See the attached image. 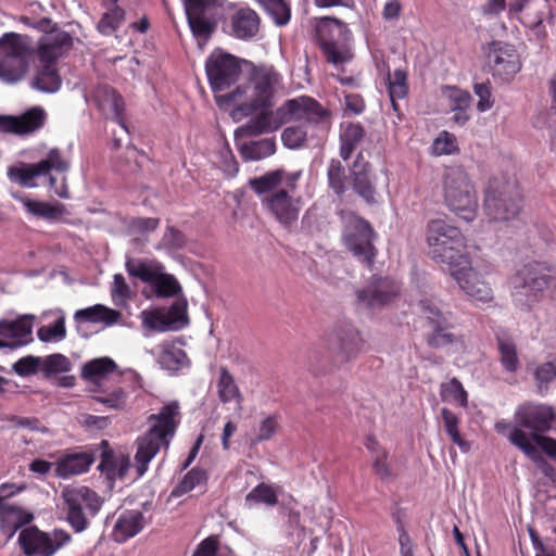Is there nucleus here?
<instances>
[{"label":"nucleus","mask_w":556,"mask_h":556,"mask_svg":"<svg viewBox=\"0 0 556 556\" xmlns=\"http://www.w3.org/2000/svg\"><path fill=\"white\" fill-rule=\"evenodd\" d=\"M280 89V74L273 67L260 66L252 71L247 83L228 94H216L215 98L219 105L231 108L235 121H241L258 110L270 108Z\"/></svg>","instance_id":"nucleus-1"},{"label":"nucleus","mask_w":556,"mask_h":556,"mask_svg":"<svg viewBox=\"0 0 556 556\" xmlns=\"http://www.w3.org/2000/svg\"><path fill=\"white\" fill-rule=\"evenodd\" d=\"M178 403L170 402L148 418L149 429L136 440L134 466L138 477L148 471L150 462L163 447H168L178 425Z\"/></svg>","instance_id":"nucleus-2"},{"label":"nucleus","mask_w":556,"mask_h":556,"mask_svg":"<svg viewBox=\"0 0 556 556\" xmlns=\"http://www.w3.org/2000/svg\"><path fill=\"white\" fill-rule=\"evenodd\" d=\"M426 242L429 256L447 266L448 271L467 263L466 238L459 228L446 218L437 217L427 223Z\"/></svg>","instance_id":"nucleus-3"},{"label":"nucleus","mask_w":556,"mask_h":556,"mask_svg":"<svg viewBox=\"0 0 556 556\" xmlns=\"http://www.w3.org/2000/svg\"><path fill=\"white\" fill-rule=\"evenodd\" d=\"M522 207V194L516 179L506 174L492 175L484 188L483 211L493 222L516 217Z\"/></svg>","instance_id":"nucleus-4"},{"label":"nucleus","mask_w":556,"mask_h":556,"mask_svg":"<svg viewBox=\"0 0 556 556\" xmlns=\"http://www.w3.org/2000/svg\"><path fill=\"white\" fill-rule=\"evenodd\" d=\"M445 206L458 218L472 222L478 214V192L469 174L459 166L448 167L442 179Z\"/></svg>","instance_id":"nucleus-5"},{"label":"nucleus","mask_w":556,"mask_h":556,"mask_svg":"<svg viewBox=\"0 0 556 556\" xmlns=\"http://www.w3.org/2000/svg\"><path fill=\"white\" fill-rule=\"evenodd\" d=\"M316 35L328 62L340 65L349 62L353 54L348 41L351 31L348 25L334 17H320L316 21Z\"/></svg>","instance_id":"nucleus-6"},{"label":"nucleus","mask_w":556,"mask_h":556,"mask_svg":"<svg viewBox=\"0 0 556 556\" xmlns=\"http://www.w3.org/2000/svg\"><path fill=\"white\" fill-rule=\"evenodd\" d=\"M539 263H529L509 279L511 298L519 307H530L548 287L551 277Z\"/></svg>","instance_id":"nucleus-7"},{"label":"nucleus","mask_w":556,"mask_h":556,"mask_svg":"<svg viewBox=\"0 0 556 556\" xmlns=\"http://www.w3.org/2000/svg\"><path fill=\"white\" fill-rule=\"evenodd\" d=\"M342 240L346 249L361 262L370 265L376 257L375 231L368 222L353 212L342 213Z\"/></svg>","instance_id":"nucleus-8"},{"label":"nucleus","mask_w":556,"mask_h":556,"mask_svg":"<svg viewBox=\"0 0 556 556\" xmlns=\"http://www.w3.org/2000/svg\"><path fill=\"white\" fill-rule=\"evenodd\" d=\"M330 361L334 365L346 364L355 359L363 351L365 341L361 331L351 323L337 324L325 339Z\"/></svg>","instance_id":"nucleus-9"},{"label":"nucleus","mask_w":556,"mask_h":556,"mask_svg":"<svg viewBox=\"0 0 556 556\" xmlns=\"http://www.w3.org/2000/svg\"><path fill=\"white\" fill-rule=\"evenodd\" d=\"M31 55L23 38L7 34L0 39V78L15 83L26 74Z\"/></svg>","instance_id":"nucleus-10"},{"label":"nucleus","mask_w":556,"mask_h":556,"mask_svg":"<svg viewBox=\"0 0 556 556\" xmlns=\"http://www.w3.org/2000/svg\"><path fill=\"white\" fill-rule=\"evenodd\" d=\"M68 162L62 156L59 149H51L47 157L38 163H18L8 168V177L12 182L26 188L37 187L36 178L46 176L51 170L64 173L68 169Z\"/></svg>","instance_id":"nucleus-11"},{"label":"nucleus","mask_w":556,"mask_h":556,"mask_svg":"<svg viewBox=\"0 0 556 556\" xmlns=\"http://www.w3.org/2000/svg\"><path fill=\"white\" fill-rule=\"evenodd\" d=\"M62 496L67 505V521L76 532L84 531L88 526L85 511L97 514L101 507L100 497L87 486H67Z\"/></svg>","instance_id":"nucleus-12"},{"label":"nucleus","mask_w":556,"mask_h":556,"mask_svg":"<svg viewBox=\"0 0 556 556\" xmlns=\"http://www.w3.org/2000/svg\"><path fill=\"white\" fill-rule=\"evenodd\" d=\"M205 72L215 93L228 89L242 74L241 62L222 50L213 51L205 62Z\"/></svg>","instance_id":"nucleus-13"},{"label":"nucleus","mask_w":556,"mask_h":556,"mask_svg":"<svg viewBox=\"0 0 556 556\" xmlns=\"http://www.w3.org/2000/svg\"><path fill=\"white\" fill-rule=\"evenodd\" d=\"M70 541L71 535L60 529L48 533L31 527L18 535L21 547L27 556H53Z\"/></svg>","instance_id":"nucleus-14"},{"label":"nucleus","mask_w":556,"mask_h":556,"mask_svg":"<svg viewBox=\"0 0 556 556\" xmlns=\"http://www.w3.org/2000/svg\"><path fill=\"white\" fill-rule=\"evenodd\" d=\"M262 205L283 227H291L299 218L303 206L301 197L287 189H270L262 192Z\"/></svg>","instance_id":"nucleus-15"},{"label":"nucleus","mask_w":556,"mask_h":556,"mask_svg":"<svg viewBox=\"0 0 556 556\" xmlns=\"http://www.w3.org/2000/svg\"><path fill=\"white\" fill-rule=\"evenodd\" d=\"M462 291L476 304L493 301V290L482 274L472 267L470 257L467 263L448 271Z\"/></svg>","instance_id":"nucleus-16"},{"label":"nucleus","mask_w":556,"mask_h":556,"mask_svg":"<svg viewBox=\"0 0 556 556\" xmlns=\"http://www.w3.org/2000/svg\"><path fill=\"white\" fill-rule=\"evenodd\" d=\"M556 413L553 406L543 403L526 402L520 404L514 414L515 422L531 431L530 442L535 434H542L552 429Z\"/></svg>","instance_id":"nucleus-17"},{"label":"nucleus","mask_w":556,"mask_h":556,"mask_svg":"<svg viewBox=\"0 0 556 556\" xmlns=\"http://www.w3.org/2000/svg\"><path fill=\"white\" fill-rule=\"evenodd\" d=\"M218 4L219 0H184L188 24L195 38L207 40L212 35Z\"/></svg>","instance_id":"nucleus-18"},{"label":"nucleus","mask_w":556,"mask_h":556,"mask_svg":"<svg viewBox=\"0 0 556 556\" xmlns=\"http://www.w3.org/2000/svg\"><path fill=\"white\" fill-rule=\"evenodd\" d=\"M489 60L493 75L503 81H510L521 70L517 50L508 43L494 42L490 49Z\"/></svg>","instance_id":"nucleus-19"},{"label":"nucleus","mask_w":556,"mask_h":556,"mask_svg":"<svg viewBox=\"0 0 556 556\" xmlns=\"http://www.w3.org/2000/svg\"><path fill=\"white\" fill-rule=\"evenodd\" d=\"M47 113L40 106H33L21 115H0V131L14 135H30L43 127Z\"/></svg>","instance_id":"nucleus-20"},{"label":"nucleus","mask_w":556,"mask_h":556,"mask_svg":"<svg viewBox=\"0 0 556 556\" xmlns=\"http://www.w3.org/2000/svg\"><path fill=\"white\" fill-rule=\"evenodd\" d=\"M279 109L282 112L285 124L291 121H306L309 124L319 123L327 116V111L308 97L289 100Z\"/></svg>","instance_id":"nucleus-21"},{"label":"nucleus","mask_w":556,"mask_h":556,"mask_svg":"<svg viewBox=\"0 0 556 556\" xmlns=\"http://www.w3.org/2000/svg\"><path fill=\"white\" fill-rule=\"evenodd\" d=\"M400 293L397 282L388 278H379L374 280L365 289L357 291V300L359 304L377 308L390 303Z\"/></svg>","instance_id":"nucleus-22"},{"label":"nucleus","mask_w":556,"mask_h":556,"mask_svg":"<svg viewBox=\"0 0 556 556\" xmlns=\"http://www.w3.org/2000/svg\"><path fill=\"white\" fill-rule=\"evenodd\" d=\"M117 370L118 366L111 357H97L81 366L80 377L88 383L91 392H98Z\"/></svg>","instance_id":"nucleus-23"},{"label":"nucleus","mask_w":556,"mask_h":556,"mask_svg":"<svg viewBox=\"0 0 556 556\" xmlns=\"http://www.w3.org/2000/svg\"><path fill=\"white\" fill-rule=\"evenodd\" d=\"M261 18L249 7L236 9L229 17V34L240 40H251L260 31Z\"/></svg>","instance_id":"nucleus-24"},{"label":"nucleus","mask_w":556,"mask_h":556,"mask_svg":"<svg viewBox=\"0 0 556 556\" xmlns=\"http://www.w3.org/2000/svg\"><path fill=\"white\" fill-rule=\"evenodd\" d=\"M282 125H285V119L279 108L276 111H267V109H265L253 116L247 124L238 128L236 135L256 137L263 134L274 132Z\"/></svg>","instance_id":"nucleus-25"},{"label":"nucleus","mask_w":556,"mask_h":556,"mask_svg":"<svg viewBox=\"0 0 556 556\" xmlns=\"http://www.w3.org/2000/svg\"><path fill=\"white\" fill-rule=\"evenodd\" d=\"M149 353L163 369L169 371H178L189 365L186 352L176 341H163L151 349Z\"/></svg>","instance_id":"nucleus-26"},{"label":"nucleus","mask_w":556,"mask_h":556,"mask_svg":"<svg viewBox=\"0 0 556 556\" xmlns=\"http://www.w3.org/2000/svg\"><path fill=\"white\" fill-rule=\"evenodd\" d=\"M73 46V39L65 31L45 35L38 46V56L42 64H51L66 53Z\"/></svg>","instance_id":"nucleus-27"},{"label":"nucleus","mask_w":556,"mask_h":556,"mask_svg":"<svg viewBox=\"0 0 556 556\" xmlns=\"http://www.w3.org/2000/svg\"><path fill=\"white\" fill-rule=\"evenodd\" d=\"M33 316L23 315L16 319L0 320V337L12 340L11 348H18L33 340Z\"/></svg>","instance_id":"nucleus-28"},{"label":"nucleus","mask_w":556,"mask_h":556,"mask_svg":"<svg viewBox=\"0 0 556 556\" xmlns=\"http://www.w3.org/2000/svg\"><path fill=\"white\" fill-rule=\"evenodd\" d=\"M301 175L300 170L292 173L275 170L251 180L250 185L257 194L270 189H287L293 194Z\"/></svg>","instance_id":"nucleus-29"},{"label":"nucleus","mask_w":556,"mask_h":556,"mask_svg":"<svg viewBox=\"0 0 556 556\" xmlns=\"http://www.w3.org/2000/svg\"><path fill=\"white\" fill-rule=\"evenodd\" d=\"M146 519L139 510H126L119 514L112 531V538L117 543H124L137 535L146 526Z\"/></svg>","instance_id":"nucleus-30"},{"label":"nucleus","mask_w":556,"mask_h":556,"mask_svg":"<svg viewBox=\"0 0 556 556\" xmlns=\"http://www.w3.org/2000/svg\"><path fill=\"white\" fill-rule=\"evenodd\" d=\"M510 443L521 450L538 467V469L549 480L555 481V468L542 456L536 446L530 442V437L525 431H515Z\"/></svg>","instance_id":"nucleus-31"},{"label":"nucleus","mask_w":556,"mask_h":556,"mask_svg":"<svg viewBox=\"0 0 556 556\" xmlns=\"http://www.w3.org/2000/svg\"><path fill=\"white\" fill-rule=\"evenodd\" d=\"M94 99L103 114L126 130L122 119L124 103L115 90L109 86H99L94 91Z\"/></svg>","instance_id":"nucleus-32"},{"label":"nucleus","mask_w":556,"mask_h":556,"mask_svg":"<svg viewBox=\"0 0 556 556\" xmlns=\"http://www.w3.org/2000/svg\"><path fill=\"white\" fill-rule=\"evenodd\" d=\"M92 463L93 457L90 453H73L62 457L56 463L55 472L61 478L80 475L88 471Z\"/></svg>","instance_id":"nucleus-33"},{"label":"nucleus","mask_w":556,"mask_h":556,"mask_svg":"<svg viewBox=\"0 0 556 556\" xmlns=\"http://www.w3.org/2000/svg\"><path fill=\"white\" fill-rule=\"evenodd\" d=\"M125 267L130 276L150 283L151 286L165 268L163 264L156 260H137L130 257L127 258Z\"/></svg>","instance_id":"nucleus-34"},{"label":"nucleus","mask_w":556,"mask_h":556,"mask_svg":"<svg viewBox=\"0 0 556 556\" xmlns=\"http://www.w3.org/2000/svg\"><path fill=\"white\" fill-rule=\"evenodd\" d=\"M365 446L370 453L372 469L381 479H390L392 470L389 463V454L379 442L371 435H368L365 441Z\"/></svg>","instance_id":"nucleus-35"},{"label":"nucleus","mask_w":556,"mask_h":556,"mask_svg":"<svg viewBox=\"0 0 556 556\" xmlns=\"http://www.w3.org/2000/svg\"><path fill=\"white\" fill-rule=\"evenodd\" d=\"M217 393L223 403L235 402L238 409L242 408V394L236 384L232 375L224 367L219 370Z\"/></svg>","instance_id":"nucleus-36"},{"label":"nucleus","mask_w":556,"mask_h":556,"mask_svg":"<svg viewBox=\"0 0 556 556\" xmlns=\"http://www.w3.org/2000/svg\"><path fill=\"white\" fill-rule=\"evenodd\" d=\"M119 316L121 314L117 311L101 304H96L93 306L79 309L74 315L77 321L104 323L105 325L115 324Z\"/></svg>","instance_id":"nucleus-37"},{"label":"nucleus","mask_w":556,"mask_h":556,"mask_svg":"<svg viewBox=\"0 0 556 556\" xmlns=\"http://www.w3.org/2000/svg\"><path fill=\"white\" fill-rule=\"evenodd\" d=\"M365 136V130L359 124H346L340 134V155L349 160Z\"/></svg>","instance_id":"nucleus-38"},{"label":"nucleus","mask_w":556,"mask_h":556,"mask_svg":"<svg viewBox=\"0 0 556 556\" xmlns=\"http://www.w3.org/2000/svg\"><path fill=\"white\" fill-rule=\"evenodd\" d=\"M130 467V458L127 455L117 456L109 453L103 454L99 469L106 475L110 480L122 479Z\"/></svg>","instance_id":"nucleus-39"},{"label":"nucleus","mask_w":556,"mask_h":556,"mask_svg":"<svg viewBox=\"0 0 556 556\" xmlns=\"http://www.w3.org/2000/svg\"><path fill=\"white\" fill-rule=\"evenodd\" d=\"M105 11L98 23V29L103 35L113 34L124 20V11L117 5V0H103Z\"/></svg>","instance_id":"nucleus-40"},{"label":"nucleus","mask_w":556,"mask_h":556,"mask_svg":"<svg viewBox=\"0 0 556 556\" xmlns=\"http://www.w3.org/2000/svg\"><path fill=\"white\" fill-rule=\"evenodd\" d=\"M387 86L392 108L399 111L397 99H404L408 92L407 72L403 68L395 70L392 74L388 73Z\"/></svg>","instance_id":"nucleus-41"},{"label":"nucleus","mask_w":556,"mask_h":556,"mask_svg":"<svg viewBox=\"0 0 556 556\" xmlns=\"http://www.w3.org/2000/svg\"><path fill=\"white\" fill-rule=\"evenodd\" d=\"M54 316L53 323L43 325L37 330V337L42 342H60L66 337L65 316L62 311L49 312Z\"/></svg>","instance_id":"nucleus-42"},{"label":"nucleus","mask_w":556,"mask_h":556,"mask_svg":"<svg viewBox=\"0 0 556 556\" xmlns=\"http://www.w3.org/2000/svg\"><path fill=\"white\" fill-rule=\"evenodd\" d=\"M11 195L23 204V207L27 211V213L34 216L51 219L61 215L62 213L61 205L59 204L51 205L46 202L31 200L16 192H11Z\"/></svg>","instance_id":"nucleus-43"},{"label":"nucleus","mask_w":556,"mask_h":556,"mask_svg":"<svg viewBox=\"0 0 556 556\" xmlns=\"http://www.w3.org/2000/svg\"><path fill=\"white\" fill-rule=\"evenodd\" d=\"M31 86L39 91L53 93L60 89L61 78L53 65L43 64L42 68L33 79Z\"/></svg>","instance_id":"nucleus-44"},{"label":"nucleus","mask_w":556,"mask_h":556,"mask_svg":"<svg viewBox=\"0 0 556 556\" xmlns=\"http://www.w3.org/2000/svg\"><path fill=\"white\" fill-rule=\"evenodd\" d=\"M207 481V475L204 470L193 468L188 471L182 480L173 489L172 496H182L194 489H204Z\"/></svg>","instance_id":"nucleus-45"},{"label":"nucleus","mask_w":556,"mask_h":556,"mask_svg":"<svg viewBox=\"0 0 556 556\" xmlns=\"http://www.w3.org/2000/svg\"><path fill=\"white\" fill-rule=\"evenodd\" d=\"M279 488L260 483L251 490L245 496V505L252 507L258 504L275 506L278 503Z\"/></svg>","instance_id":"nucleus-46"},{"label":"nucleus","mask_w":556,"mask_h":556,"mask_svg":"<svg viewBox=\"0 0 556 556\" xmlns=\"http://www.w3.org/2000/svg\"><path fill=\"white\" fill-rule=\"evenodd\" d=\"M440 396L442 401L459 405L464 408L468 405V394L460 381L456 378L441 383Z\"/></svg>","instance_id":"nucleus-47"},{"label":"nucleus","mask_w":556,"mask_h":556,"mask_svg":"<svg viewBox=\"0 0 556 556\" xmlns=\"http://www.w3.org/2000/svg\"><path fill=\"white\" fill-rule=\"evenodd\" d=\"M240 151L243 159L247 161H260L276 152V143L274 139H263L249 144H243Z\"/></svg>","instance_id":"nucleus-48"},{"label":"nucleus","mask_w":556,"mask_h":556,"mask_svg":"<svg viewBox=\"0 0 556 556\" xmlns=\"http://www.w3.org/2000/svg\"><path fill=\"white\" fill-rule=\"evenodd\" d=\"M21 508L0 502V527L12 534L18 527L26 523Z\"/></svg>","instance_id":"nucleus-49"},{"label":"nucleus","mask_w":556,"mask_h":556,"mask_svg":"<svg viewBox=\"0 0 556 556\" xmlns=\"http://www.w3.org/2000/svg\"><path fill=\"white\" fill-rule=\"evenodd\" d=\"M440 96L453 111H466L471 100L467 91L455 86H442L440 88Z\"/></svg>","instance_id":"nucleus-50"},{"label":"nucleus","mask_w":556,"mask_h":556,"mask_svg":"<svg viewBox=\"0 0 556 556\" xmlns=\"http://www.w3.org/2000/svg\"><path fill=\"white\" fill-rule=\"evenodd\" d=\"M271 16L278 26L289 23L291 17L290 4L286 0H255Z\"/></svg>","instance_id":"nucleus-51"},{"label":"nucleus","mask_w":556,"mask_h":556,"mask_svg":"<svg viewBox=\"0 0 556 556\" xmlns=\"http://www.w3.org/2000/svg\"><path fill=\"white\" fill-rule=\"evenodd\" d=\"M99 395L94 400L110 409L123 410L127 407L128 393L121 387L112 391H98Z\"/></svg>","instance_id":"nucleus-52"},{"label":"nucleus","mask_w":556,"mask_h":556,"mask_svg":"<svg viewBox=\"0 0 556 556\" xmlns=\"http://www.w3.org/2000/svg\"><path fill=\"white\" fill-rule=\"evenodd\" d=\"M160 225L159 218L153 217H138L130 222L128 226V233L132 237L134 241L143 243L146 237L153 232Z\"/></svg>","instance_id":"nucleus-53"},{"label":"nucleus","mask_w":556,"mask_h":556,"mask_svg":"<svg viewBox=\"0 0 556 556\" xmlns=\"http://www.w3.org/2000/svg\"><path fill=\"white\" fill-rule=\"evenodd\" d=\"M142 327L148 331L164 332L172 330L170 324L165 319L164 309H144L140 313Z\"/></svg>","instance_id":"nucleus-54"},{"label":"nucleus","mask_w":556,"mask_h":556,"mask_svg":"<svg viewBox=\"0 0 556 556\" xmlns=\"http://www.w3.org/2000/svg\"><path fill=\"white\" fill-rule=\"evenodd\" d=\"M441 417L444 429L452 442L459 446L462 451H468V443L462 438L458 429L459 418L448 408L444 407L441 409Z\"/></svg>","instance_id":"nucleus-55"},{"label":"nucleus","mask_w":556,"mask_h":556,"mask_svg":"<svg viewBox=\"0 0 556 556\" xmlns=\"http://www.w3.org/2000/svg\"><path fill=\"white\" fill-rule=\"evenodd\" d=\"M165 319L172 330H179L188 324L187 301L178 299L168 309H164Z\"/></svg>","instance_id":"nucleus-56"},{"label":"nucleus","mask_w":556,"mask_h":556,"mask_svg":"<svg viewBox=\"0 0 556 556\" xmlns=\"http://www.w3.org/2000/svg\"><path fill=\"white\" fill-rule=\"evenodd\" d=\"M459 151L457 138L455 135L443 130L433 140L431 152L433 155H451Z\"/></svg>","instance_id":"nucleus-57"},{"label":"nucleus","mask_w":556,"mask_h":556,"mask_svg":"<svg viewBox=\"0 0 556 556\" xmlns=\"http://www.w3.org/2000/svg\"><path fill=\"white\" fill-rule=\"evenodd\" d=\"M72 368V363L63 354H51L41 358V370L47 375H56L67 372Z\"/></svg>","instance_id":"nucleus-58"},{"label":"nucleus","mask_w":556,"mask_h":556,"mask_svg":"<svg viewBox=\"0 0 556 556\" xmlns=\"http://www.w3.org/2000/svg\"><path fill=\"white\" fill-rule=\"evenodd\" d=\"M498 351L503 368L506 371L515 372L519 367V359L514 343L507 340H500Z\"/></svg>","instance_id":"nucleus-59"},{"label":"nucleus","mask_w":556,"mask_h":556,"mask_svg":"<svg viewBox=\"0 0 556 556\" xmlns=\"http://www.w3.org/2000/svg\"><path fill=\"white\" fill-rule=\"evenodd\" d=\"M152 287L154 288L155 293L163 298L176 295L180 291V286L177 279L173 275L167 274L165 269L161 273Z\"/></svg>","instance_id":"nucleus-60"},{"label":"nucleus","mask_w":556,"mask_h":556,"mask_svg":"<svg viewBox=\"0 0 556 556\" xmlns=\"http://www.w3.org/2000/svg\"><path fill=\"white\" fill-rule=\"evenodd\" d=\"M186 243L185 236L174 227H167L161 241L156 244V250H165L168 253L181 249Z\"/></svg>","instance_id":"nucleus-61"},{"label":"nucleus","mask_w":556,"mask_h":556,"mask_svg":"<svg viewBox=\"0 0 556 556\" xmlns=\"http://www.w3.org/2000/svg\"><path fill=\"white\" fill-rule=\"evenodd\" d=\"M306 137L307 132L302 126H290L283 129L281 141L288 149H299L305 143Z\"/></svg>","instance_id":"nucleus-62"},{"label":"nucleus","mask_w":556,"mask_h":556,"mask_svg":"<svg viewBox=\"0 0 556 556\" xmlns=\"http://www.w3.org/2000/svg\"><path fill=\"white\" fill-rule=\"evenodd\" d=\"M328 180L330 187L337 194H341L344 191V178L345 169L340 161L331 160L328 166Z\"/></svg>","instance_id":"nucleus-63"},{"label":"nucleus","mask_w":556,"mask_h":556,"mask_svg":"<svg viewBox=\"0 0 556 556\" xmlns=\"http://www.w3.org/2000/svg\"><path fill=\"white\" fill-rule=\"evenodd\" d=\"M278 427V416L269 415L265 417L258 425L257 432L255 438L253 439V442L260 443L263 441L270 440L276 434Z\"/></svg>","instance_id":"nucleus-64"}]
</instances>
